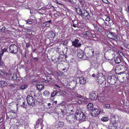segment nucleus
Returning <instances> with one entry per match:
<instances>
[{"mask_svg": "<svg viewBox=\"0 0 129 129\" xmlns=\"http://www.w3.org/2000/svg\"><path fill=\"white\" fill-rule=\"evenodd\" d=\"M117 126L114 123H111L109 125L108 128V129H116Z\"/></svg>", "mask_w": 129, "mask_h": 129, "instance_id": "obj_14", "label": "nucleus"}, {"mask_svg": "<svg viewBox=\"0 0 129 129\" xmlns=\"http://www.w3.org/2000/svg\"><path fill=\"white\" fill-rule=\"evenodd\" d=\"M37 89L39 91H41L44 89V86L42 84H40L36 86Z\"/></svg>", "mask_w": 129, "mask_h": 129, "instance_id": "obj_19", "label": "nucleus"}, {"mask_svg": "<svg viewBox=\"0 0 129 129\" xmlns=\"http://www.w3.org/2000/svg\"><path fill=\"white\" fill-rule=\"evenodd\" d=\"M43 120L42 119H38L36 122V124L35 125L34 128L35 129L38 128L41 125V127L43 126Z\"/></svg>", "mask_w": 129, "mask_h": 129, "instance_id": "obj_9", "label": "nucleus"}, {"mask_svg": "<svg viewBox=\"0 0 129 129\" xmlns=\"http://www.w3.org/2000/svg\"><path fill=\"white\" fill-rule=\"evenodd\" d=\"M64 1L66 2H67L69 3L70 4H73L72 1L71 0H65Z\"/></svg>", "mask_w": 129, "mask_h": 129, "instance_id": "obj_49", "label": "nucleus"}, {"mask_svg": "<svg viewBox=\"0 0 129 129\" xmlns=\"http://www.w3.org/2000/svg\"><path fill=\"white\" fill-rule=\"evenodd\" d=\"M58 61V58H55L54 59V61L55 62H57Z\"/></svg>", "mask_w": 129, "mask_h": 129, "instance_id": "obj_57", "label": "nucleus"}, {"mask_svg": "<svg viewBox=\"0 0 129 129\" xmlns=\"http://www.w3.org/2000/svg\"><path fill=\"white\" fill-rule=\"evenodd\" d=\"M79 40L77 39H75L74 41L72 42L73 45L75 47H79L81 45V44L79 43Z\"/></svg>", "mask_w": 129, "mask_h": 129, "instance_id": "obj_13", "label": "nucleus"}, {"mask_svg": "<svg viewBox=\"0 0 129 129\" xmlns=\"http://www.w3.org/2000/svg\"><path fill=\"white\" fill-rule=\"evenodd\" d=\"M121 23L124 26H128L129 25L128 22L127 20H122L121 21Z\"/></svg>", "mask_w": 129, "mask_h": 129, "instance_id": "obj_23", "label": "nucleus"}, {"mask_svg": "<svg viewBox=\"0 0 129 129\" xmlns=\"http://www.w3.org/2000/svg\"><path fill=\"white\" fill-rule=\"evenodd\" d=\"M77 24H77H75L74 22H73V26L75 27H77V26H76Z\"/></svg>", "mask_w": 129, "mask_h": 129, "instance_id": "obj_56", "label": "nucleus"}, {"mask_svg": "<svg viewBox=\"0 0 129 129\" xmlns=\"http://www.w3.org/2000/svg\"><path fill=\"white\" fill-rule=\"evenodd\" d=\"M31 57L33 59L35 60V62H36L37 61L38 59V57H34L32 56V54H31Z\"/></svg>", "mask_w": 129, "mask_h": 129, "instance_id": "obj_42", "label": "nucleus"}, {"mask_svg": "<svg viewBox=\"0 0 129 129\" xmlns=\"http://www.w3.org/2000/svg\"><path fill=\"white\" fill-rule=\"evenodd\" d=\"M60 110L61 111V114H62L63 115L64 114H65V112H64V111L62 109H61Z\"/></svg>", "mask_w": 129, "mask_h": 129, "instance_id": "obj_52", "label": "nucleus"}, {"mask_svg": "<svg viewBox=\"0 0 129 129\" xmlns=\"http://www.w3.org/2000/svg\"><path fill=\"white\" fill-rule=\"evenodd\" d=\"M124 72L123 71V72H120L118 73H116V74H118V77H120V75H121L122 74H124Z\"/></svg>", "mask_w": 129, "mask_h": 129, "instance_id": "obj_45", "label": "nucleus"}, {"mask_svg": "<svg viewBox=\"0 0 129 129\" xmlns=\"http://www.w3.org/2000/svg\"><path fill=\"white\" fill-rule=\"evenodd\" d=\"M87 109L89 110H93V105L91 103H89L87 106Z\"/></svg>", "mask_w": 129, "mask_h": 129, "instance_id": "obj_22", "label": "nucleus"}, {"mask_svg": "<svg viewBox=\"0 0 129 129\" xmlns=\"http://www.w3.org/2000/svg\"><path fill=\"white\" fill-rule=\"evenodd\" d=\"M1 31L3 33H5L7 30V29L6 28L5 26L3 27L1 29Z\"/></svg>", "mask_w": 129, "mask_h": 129, "instance_id": "obj_36", "label": "nucleus"}, {"mask_svg": "<svg viewBox=\"0 0 129 129\" xmlns=\"http://www.w3.org/2000/svg\"><path fill=\"white\" fill-rule=\"evenodd\" d=\"M12 80H15L17 79V77L16 75V74H14L13 75V76L11 77Z\"/></svg>", "mask_w": 129, "mask_h": 129, "instance_id": "obj_34", "label": "nucleus"}, {"mask_svg": "<svg viewBox=\"0 0 129 129\" xmlns=\"http://www.w3.org/2000/svg\"><path fill=\"white\" fill-rule=\"evenodd\" d=\"M125 10L127 12L129 13V6L128 4H127V5L125 6Z\"/></svg>", "mask_w": 129, "mask_h": 129, "instance_id": "obj_35", "label": "nucleus"}, {"mask_svg": "<svg viewBox=\"0 0 129 129\" xmlns=\"http://www.w3.org/2000/svg\"><path fill=\"white\" fill-rule=\"evenodd\" d=\"M76 12L77 13L80 15V13H81L82 12L81 9L79 8H76Z\"/></svg>", "mask_w": 129, "mask_h": 129, "instance_id": "obj_31", "label": "nucleus"}, {"mask_svg": "<svg viewBox=\"0 0 129 129\" xmlns=\"http://www.w3.org/2000/svg\"><path fill=\"white\" fill-rule=\"evenodd\" d=\"M30 45L29 44L27 43L26 44V46L27 47H28Z\"/></svg>", "mask_w": 129, "mask_h": 129, "instance_id": "obj_63", "label": "nucleus"}, {"mask_svg": "<svg viewBox=\"0 0 129 129\" xmlns=\"http://www.w3.org/2000/svg\"><path fill=\"white\" fill-rule=\"evenodd\" d=\"M96 76L97 77H98V82L99 84H102L105 80V79L103 76L101 77H99V72H98V74Z\"/></svg>", "mask_w": 129, "mask_h": 129, "instance_id": "obj_11", "label": "nucleus"}, {"mask_svg": "<svg viewBox=\"0 0 129 129\" xmlns=\"http://www.w3.org/2000/svg\"><path fill=\"white\" fill-rule=\"evenodd\" d=\"M88 13V12L86 10L84 11V12L83 13L82 12L81 13H80V15L82 16H84L85 17L86 16V15L87 13Z\"/></svg>", "mask_w": 129, "mask_h": 129, "instance_id": "obj_33", "label": "nucleus"}, {"mask_svg": "<svg viewBox=\"0 0 129 129\" xmlns=\"http://www.w3.org/2000/svg\"><path fill=\"white\" fill-rule=\"evenodd\" d=\"M27 53L26 52H25L24 54V56L25 58L26 59H27ZM27 56H28V55H27Z\"/></svg>", "mask_w": 129, "mask_h": 129, "instance_id": "obj_53", "label": "nucleus"}, {"mask_svg": "<svg viewBox=\"0 0 129 129\" xmlns=\"http://www.w3.org/2000/svg\"><path fill=\"white\" fill-rule=\"evenodd\" d=\"M52 23L51 22V20H50L49 21H48L45 22L44 23V24H45V26H46V23Z\"/></svg>", "mask_w": 129, "mask_h": 129, "instance_id": "obj_39", "label": "nucleus"}, {"mask_svg": "<svg viewBox=\"0 0 129 129\" xmlns=\"http://www.w3.org/2000/svg\"><path fill=\"white\" fill-rule=\"evenodd\" d=\"M68 69L67 68H63L62 69V71H67L68 70Z\"/></svg>", "mask_w": 129, "mask_h": 129, "instance_id": "obj_60", "label": "nucleus"}, {"mask_svg": "<svg viewBox=\"0 0 129 129\" xmlns=\"http://www.w3.org/2000/svg\"><path fill=\"white\" fill-rule=\"evenodd\" d=\"M91 14V13H89L88 12L87 13V14L86 15V16L85 17V18L86 19L89 20L90 19L91 17V16L90 15V14Z\"/></svg>", "mask_w": 129, "mask_h": 129, "instance_id": "obj_27", "label": "nucleus"}, {"mask_svg": "<svg viewBox=\"0 0 129 129\" xmlns=\"http://www.w3.org/2000/svg\"><path fill=\"white\" fill-rule=\"evenodd\" d=\"M55 35L53 32H51L50 33V36L51 38H54Z\"/></svg>", "mask_w": 129, "mask_h": 129, "instance_id": "obj_40", "label": "nucleus"}, {"mask_svg": "<svg viewBox=\"0 0 129 129\" xmlns=\"http://www.w3.org/2000/svg\"><path fill=\"white\" fill-rule=\"evenodd\" d=\"M75 96H76L77 98H81V99L83 101H86L87 100V99L81 95L76 94H75Z\"/></svg>", "mask_w": 129, "mask_h": 129, "instance_id": "obj_21", "label": "nucleus"}, {"mask_svg": "<svg viewBox=\"0 0 129 129\" xmlns=\"http://www.w3.org/2000/svg\"><path fill=\"white\" fill-rule=\"evenodd\" d=\"M4 53L1 51V52H0V56H3Z\"/></svg>", "mask_w": 129, "mask_h": 129, "instance_id": "obj_59", "label": "nucleus"}, {"mask_svg": "<svg viewBox=\"0 0 129 129\" xmlns=\"http://www.w3.org/2000/svg\"><path fill=\"white\" fill-rule=\"evenodd\" d=\"M83 34L84 36H90L92 35V33L89 31H87L83 33Z\"/></svg>", "mask_w": 129, "mask_h": 129, "instance_id": "obj_24", "label": "nucleus"}, {"mask_svg": "<svg viewBox=\"0 0 129 129\" xmlns=\"http://www.w3.org/2000/svg\"><path fill=\"white\" fill-rule=\"evenodd\" d=\"M67 42H68L67 41H65L64 42V44H64L65 45H67Z\"/></svg>", "mask_w": 129, "mask_h": 129, "instance_id": "obj_62", "label": "nucleus"}, {"mask_svg": "<svg viewBox=\"0 0 129 129\" xmlns=\"http://www.w3.org/2000/svg\"><path fill=\"white\" fill-rule=\"evenodd\" d=\"M124 63L123 62H121L120 64H119L116 67V68L118 69V70H121L123 69H124L125 68V66L124 65Z\"/></svg>", "mask_w": 129, "mask_h": 129, "instance_id": "obj_15", "label": "nucleus"}, {"mask_svg": "<svg viewBox=\"0 0 129 129\" xmlns=\"http://www.w3.org/2000/svg\"><path fill=\"white\" fill-rule=\"evenodd\" d=\"M105 20L106 21H110V17H107L106 18Z\"/></svg>", "mask_w": 129, "mask_h": 129, "instance_id": "obj_51", "label": "nucleus"}, {"mask_svg": "<svg viewBox=\"0 0 129 129\" xmlns=\"http://www.w3.org/2000/svg\"><path fill=\"white\" fill-rule=\"evenodd\" d=\"M27 86V84H23L20 86V88L22 90H23L26 88Z\"/></svg>", "mask_w": 129, "mask_h": 129, "instance_id": "obj_29", "label": "nucleus"}, {"mask_svg": "<svg viewBox=\"0 0 129 129\" xmlns=\"http://www.w3.org/2000/svg\"><path fill=\"white\" fill-rule=\"evenodd\" d=\"M107 80L108 83L111 85L115 84L117 81L116 77L114 75L108 76Z\"/></svg>", "mask_w": 129, "mask_h": 129, "instance_id": "obj_3", "label": "nucleus"}, {"mask_svg": "<svg viewBox=\"0 0 129 129\" xmlns=\"http://www.w3.org/2000/svg\"><path fill=\"white\" fill-rule=\"evenodd\" d=\"M98 94L97 92L93 91L90 93V98L92 100H95L98 98Z\"/></svg>", "mask_w": 129, "mask_h": 129, "instance_id": "obj_8", "label": "nucleus"}, {"mask_svg": "<svg viewBox=\"0 0 129 129\" xmlns=\"http://www.w3.org/2000/svg\"><path fill=\"white\" fill-rule=\"evenodd\" d=\"M66 119L68 122L70 123H72L73 121H74L75 119L76 120L75 114V115H73L72 113H71V114H70V115H68Z\"/></svg>", "mask_w": 129, "mask_h": 129, "instance_id": "obj_7", "label": "nucleus"}, {"mask_svg": "<svg viewBox=\"0 0 129 129\" xmlns=\"http://www.w3.org/2000/svg\"><path fill=\"white\" fill-rule=\"evenodd\" d=\"M76 77L78 78L81 77H82V73L81 71L79 70H77L76 74Z\"/></svg>", "mask_w": 129, "mask_h": 129, "instance_id": "obj_20", "label": "nucleus"}, {"mask_svg": "<svg viewBox=\"0 0 129 129\" xmlns=\"http://www.w3.org/2000/svg\"><path fill=\"white\" fill-rule=\"evenodd\" d=\"M26 100L28 104L32 106H35V99L32 96L28 95L27 96Z\"/></svg>", "mask_w": 129, "mask_h": 129, "instance_id": "obj_4", "label": "nucleus"}, {"mask_svg": "<svg viewBox=\"0 0 129 129\" xmlns=\"http://www.w3.org/2000/svg\"><path fill=\"white\" fill-rule=\"evenodd\" d=\"M32 23V22L31 21H28V20H27V21L26 22V23H28L29 24H31Z\"/></svg>", "mask_w": 129, "mask_h": 129, "instance_id": "obj_61", "label": "nucleus"}, {"mask_svg": "<svg viewBox=\"0 0 129 129\" xmlns=\"http://www.w3.org/2000/svg\"><path fill=\"white\" fill-rule=\"evenodd\" d=\"M116 118L115 115L112 114L110 116V121L111 122V123H114L115 122V121L116 120Z\"/></svg>", "mask_w": 129, "mask_h": 129, "instance_id": "obj_17", "label": "nucleus"}, {"mask_svg": "<svg viewBox=\"0 0 129 129\" xmlns=\"http://www.w3.org/2000/svg\"><path fill=\"white\" fill-rule=\"evenodd\" d=\"M108 117H102L101 119V120L103 122L107 121H108Z\"/></svg>", "mask_w": 129, "mask_h": 129, "instance_id": "obj_32", "label": "nucleus"}, {"mask_svg": "<svg viewBox=\"0 0 129 129\" xmlns=\"http://www.w3.org/2000/svg\"><path fill=\"white\" fill-rule=\"evenodd\" d=\"M96 30L100 32L101 33L103 32V30L101 28H98Z\"/></svg>", "mask_w": 129, "mask_h": 129, "instance_id": "obj_43", "label": "nucleus"}, {"mask_svg": "<svg viewBox=\"0 0 129 129\" xmlns=\"http://www.w3.org/2000/svg\"><path fill=\"white\" fill-rule=\"evenodd\" d=\"M7 84V82L5 81H0V87L6 86Z\"/></svg>", "mask_w": 129, "mask_h": 129, "instance_id": "obj_18", "label": "nucleus"}, {"mask_svg": "<svg viewBox=\"0 0 129 129\" xmlns=\"http://www.w3.org/2000/svg\"><path fill=\"white\" fill-rule=\"evenodd\" d=\"M18 47L15 44L11 45L9 47V51L13 54H17L18 52Z\"/></svg>", "mask_w": 129, "mask_h": 129, "instance_id": "obj_2", "label": "nucleus"}, {"mask_svg": "<svg viewBox=\"0 0 129 129\" xmlns=\"http://www.w3.org/2000/svg\"><path fill=\"white\" fill-rule=\"evenodd\" d=\"M11 77V74H8L6 75V78L8 80L10 79Z\"/></svg>", "mask_w": 129, "mask_h": 129, "instance_id": "obj_37", "label": "nucleus"}, {"mask_svg": "<svg viewBox=\"0 0 129 129\" xmlns=\"http://www.w3.org/2000/svg\"><path fill=\"white\" fill-rule=\"evenodd\" d=\"M92 36L93 38H95L96 37L95 35V34H92V35H90V36Z\"/></svg>", "mask_w": 129, "mask_h": 129, "instance_id": "obj_58", "label": "nucleus"}, {"mask_svg": "<svg viewBox=\"0 0 129 129\" xmlns=\"http://www.w3.org/2000/svg\"><path fill=\"white\" fill-rule=\"evenodd\" d=\"M4 75V73L0 70V77H2Z\"/></svg>", "mask_w": 129, "mask_h": 129, "instance_id": "obj_41", "label": "nucleus"}, {"mask_svg": "<svg viewBox=\"0 0 129 129\" xmlns=\"http://www.w3.org/2000/svg\"><path fill=\"white\" fill-rule=\"evenodd\" d=\"M105 106L106 108L107 109H109L110 107V105L109 104H106Z\"/></svg>", "mask_w": 129, "mask_h": 129, "instance_id": "obj_50", "label": "nucleus"}, {"mask_svg": "<svg viewBox=\"0 0 129 129\" xmlns=\"http://www.w3.org/2000/svg\"><path fill=\"white\" fill-rule=\"evenodd\" d=\"M4 64V62L2 60H0V65L1 66H3Z\"/></svg>", "mask_w": 129, "mask_h": 129, "instance_id": "obj_54", "label": "nucleus"}, {"mask_svg": "<svg viewBox=\"0 0 129 129\" xmlns=\"http://www.w3.org/2000/svg\"><path fill=\"white\" fill-rule=\"evenodd\" d=\"M58 91L57 90L53 91L51 93V97H54L58 93Z\"/></svg>", "mask_w": 129, "mask_h": 129, "instance_id": "obj_26", "label": "nucleus"}, {"mask_svg": "<svg viewBox=\"0 0 129 129\" xmlns=\"http://www.w3.org/2000/svg\"><path fill=\"white\" fill-rule=\"evenodd\" d=\"M23 104L21 105V106L26 108L27 107V105H25L24 102H23Z\"/></svg>", "mask_w": 129, "mask_h": 129, "instance_id": "obj_47", "label": "nucleus"}, {"mask_svg": "<svg viewBox=\"0 0 129 129\" xmlns=\"http://www.w3.org/2000/svg\"><path fill=\"white\" fill-rule=\"evenodd\" d=\"M8 86L11 89H13L15 87L14 86L12 83H10Z\"/></svg>", "mask_w": 129, "mask_h": 129, "instance_id": "obj_38", "label": "nucleus"}, {"mask_svg": "<svg viewBox=\"0 0 129 129\" xmlns=\"http://www.w3.org/2000/svg\"><path fill=\"white\" fill-rule=\"evenodd\" d=\"M102 1L105 3L107 4H109L110 2L107 0H102Z\"/></svg>", "mask_w": 129, "mask_h": 129, "instance_id": "obj_48", "label": "nucleus"}, {"mask_svg": "<svg viewBox=\"0 0 129 129\" xmlns=\"http://www.w3.org/2000/svg\"><path fill=\"white\" fill-rule=\"evenodd\" d=\"M77 56L79 58H81L83 60H87L89 58V57L87 56L82 51L78 52Z\"/></svg>", "mask_w": 129, "mask_h": 129, "instance_id": "obj_6", "label": "nucleus"}, {"mask_svg": "<svg viewBox=\"0 0 129 129\" xmlns=\"http://www.w3.org/2000/svg\"><path fill=\"white\" fill-rule=\"evenodd\" d=\"M30 62L29 61V60H28L27 61V63L28 64H30Z\"/></svg>", "mask_w": 129, "mask_h": 129, "instance_id": "obj_64", "label": "nucleus"}, {"mask_svg": "<svg viewBox=\"0 0 129 129\" xmlns=\"http://www.w3.org/2000/svg\"><path fill=\"white\" fill-rule=\"evenodd\" d=\"M75 114L76 120L83 121H86L87 119V117L83 112H79L78 111H77Z\"/></svg>", "mask_w": 129, "mask_h": 129, "instance_id": "obj_1", "label": "nucleus"}, {"mask_svg": "<svg viewBox=\"0 0 129 129\" xmlns=\"http://www.w3.org/2000/svg\"><path fill=\"white\" fill-rule=\"evenodd\" d=\"M6 114L7 115L9 116L10 118H12L15 117L16 114L14 111L13 110L7 113Z\"/></svg>", "mask_w": 129, "mask_h": 129, "instance_id": "obj_12", "label": "nucleus"}, {"mask_svg": "<svg viewBox=\"0 0 129 129\" xmlns=\"http://www.w3.org/2000/svg\"><path fill=\"white\" fill-rule=\"evenodd\" d=\"M91 115L94 117L97 116L101 112V111L98 109H94L91 111Z\"/></svg>", "mask_w": 129, "mask_h": 129, "instance_id": "obj_10", "label": "nucleus"}, {"mask_svg": "<svg viewBox=\"0 0 129 129\" xmlns=\"http://www.w3.org/2000/svg\"><path fill=\"white\" fill-rule=\"evenodd\" d=\"M7 49L6 48H5L4 49H2L1 51H3L4 53L6 52Z\"/></svg>", "mask_w": 129, "mask_h": 129, "instance_id": "obj_55", "label": "nucleus"}, {"mask_svg": "<svg viewBox=\"0 0 129 129\" xmlns=\"http://www.w3.org/2000/svg\"><path fill=\"white\" fill-rule=\"evenodd\" d=\"M57 124L58 126L59 127H62L64 125V123L62 122H57Z\"/></svg>", "mask_w": 129, "mask_h": 129, "instance_id": "obj_30", "label": "nucleus"}, {"mask_svg": "<svg viewBox=\"0 0 129 129\" xmlns=\"http://www.w3.org/2000/svg\"><path fill=\"white\" fill-rule=\"evenodd\" d=\"M50 94V93L49 91L46 90L43 92V95L46 96H48Z\"/></svg>", "mask_w": 129, "mask_h": 129, "instance_id": "obj_28", "label": "nucleus"}, {"mask_svg": "<svg viewBox=\"0 0 129 129\" xmlns=\"http://www.w3.org/2000/svg\"><path fill=\"white\" fill-rule=\"evenodd\" d=\"M108 36L110 39L114 40L117 41L119 40V37L116 35L115 33L112 32H109L108 34Z\"/></svg>", "mask_w": 129, "mask_h": 129, "instance_id": "obj_5", "label": "nucleus"}, {"mask_svg": "<svg viewBox=\"0 0 129 129\" xmlns=\"http://www.w3.org/2000/svg\"><path fill=\"white\" fill-rule=\"evenodd\" d=\"M80 83L82 84H85L86 82V78H84L82 77H81L79 78Z\"/></svg>", "mask_w": 129, "mask_h": 129, "instance_id": "obj_16", "label": "nucleus"}, {"mask_svg": "<svg viewBox=\"0 0 129 129\" xmlns=\"http://www.w3.org/2000/svg\"><path fill=\"white\" fill-rule=\"evenodd\" d=\"M92 24L93 26L94 27L95 29L96 30L98 27L97 24L96 23H93Z\"/></svg>", "mask_w": 129, "mask_h": 129, "instance_id": "obj_44", "label": "nucleus"}, {"mask_svg": "<svg viewBox=\"0 0 129 129\" xmlns=\"http://www.w3.org/2000/svg\"><path fill=\"white\" fill-rule=\"evenodd\" d=\"M114 60L115 62L117 63L118 64L121 62V60L119 57H116L114 59Z\"/></svg>", "mask_w": 129, "mask_h": 129, "instance_id": "obj_25", "label": "nucleus"}, {"mask_svg": "<svg viewBox=\"0 0 129 129\" xmlns=\"http://www.w3.org/2000/svg\"><path fill=\"white\" fill-rule=\"evenodd\" d=\"M124 46L127 48L129 49V44L127 43H125L124 44Z\"/></svg>", "mask_w": 129, "mask_h": 129, "instance_id": "obj_46", "label": "nucleus"}]
</instances>
